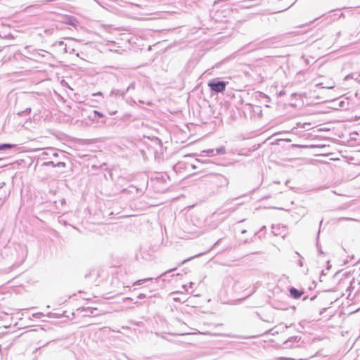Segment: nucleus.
Returning <instances> with one entry per match:
<instances>
[{"label": "nucleus", "mask_w": 360, "mask_h": 360, "mask_svg": "<svg viewBox=\"0 0 360 360\" xmlns=\"http://www.w3.org/2000/svg\"><path fill=\"white\" fill-rule=\"evenodd\" d=\"M35 150L41 152L38 155L37 164L43 160L44 162L41 164V167L52 166L53 167L63 168L66 167L64 160L67 158L63 151L57 150L51 147L46 148L44 150L41 148H37Z\"/></svg>", "instance_id": "obj_1"}, {"label": "nucleus", "mask_w": 360, "mask_h": 360, "mask_svg": "<svg viewBox=\"0 0 360 360\" xmlns=\"http://www.w3.org/2000/svg\"><path fill=\"white\" fill-rule=\"evenodd\" d=\"M122 84H127V86L124 88L125 95L134 94L136 92H139L142 89V84L139 79L131 77L130 75H124L120 79H119Z\"/></svg>", "instance_id": "obj_2"}, {"label": "nucleus", "mask_w": 360, "mask_h": 360, "mask_svg": "<svg viewBox=\"0 0 360 360\" xmlns=\"http://www.w3.org/2000/svg\"><path fill=\"white\" fill-rule=\"evenodd\" d=\"M126 95L123 89L112 88L108 95L105 98V104L118 105L119 100L124 99Z\"/></svg>", "instance_id": "obj_3"}, {"label": "nucleus", "mask_w": 360, "mask_h": 360, "mask_svg": "<svg viewBox=\"0 0 360 360\" xmlns=\"http://www.w3.org/2000/svg\"><path fill=\"white\" fill-rule=\"evenodd\" d=\"M89 119L96 124V127H102L104 124L112 125L113 119L107 118L103 113L93 110L88 116Z\"/></svg>", "instance_id": "obj_4"}, {"label": "nucleus", "mask_w": 360, "mask_h": 360, "mask_svg": "<svg viewBox=\"0 0 360 360\" xmlns=\"http://www.w3.org/2000/svg\"><path fill=\"white\" fill-rule=\"evenodd\" d=\"M229 82L221 80L219 78H214L209 81L208 86L210 87L212 92L214 93H223Z\"/></svg>", "instance_id": "obj_5"}, {"label": "nucleus", "mask_w": 360, "mask_h": 360, "mask_svg": "<svg viewBox=\"0 0 360 360\" xmlns=\"http://www.w3.org/2000/svg\"><path fill=\"white\" fill-rule=\"evenodd\" d=\"M226 153V148L224 146H221L217 148H212L202 150L200 156L201 157H213L216 155H224Z\"/></svg>", "instance_id": "obj_6"}, {"label": "nucleus", "mask_w": 360, "mask_h": 360, "mask_svg": "<svg viewBox=\"0 0 360 360\" xmlns=\"http://www.w3.org/2000/svg\"><path fill=\"white\" fill-rule=\"evenodd\" d=\"M302 343L303 342L301 341V337L292 336L283 342V345L285 348L299 347Z\"/></svg>", "instance_id": "obj_7"}, {"label": "nucleus", "mask_w": 360, "mask_h": 360, "mask_svg": "<svg viewBox=\"0 0 360 360\" xmlns=\"http://www.w3.org/2000/svg\"><path fill=\"white\" fill-rule=\"evenodd\" d=\"M212 183L218 188H226L229 184V180L223 175L217 174L214 176Z\"/></svg>", "instance_id": "obj_8"}, {"label": "nucleus", "mask_w": 360, "mask_h": 360, "mask_svg": "<svg viewBox=\"0 0 360 360\" xmlns=\"http://www.w3.org/2000/svg\"><path fill=\"white\" fill-rule=\"evenodd\" d=\"M46 54L50 53L42 49H33L32 52H30V56H27V58L34 60H38L40 58H44Z\"/></svg>", "instance_id": "obj_9"}, {"label": "nucleus", "mask_w": 360, "mask_h": 360, "mask_svg": "<svg viewBox=\"0 0 360 360\" xmlns=\"http://www.w3.org/2000/svg\"><path fill=\"white\" fill-rule=\"evenodd\" d=\"M290 296L293 299H299L303 295V292L294 287L289 289Z\"/></svg>", "instance_id": "obj_10"}, {"label": "nucleus", "mask_w": 360, "mask_h": 360, "mask_svg": "<svg viewBox=\"0 0 360 360\" xmlns=\"http://www.w3.org/2000/svg\"><path fill=\"white\" fill-rule=\"evenodd\" d=\"M65 22L68 25L76 27L78 25L77 20L73 16H68L65 20Z\"/></svg>", "instance_id": "obj_11"}, {"label": "nucleus", "mask_w": 360, "mask_h": 360, "mask_svg": "<svg viewBox=\"0 0 360 360\" xmlns=\"http://www.w3.org/2000/svg\"><path fill=\"white\" fill-rule=\"evenodd\" d=\"M17 148V145L11 143H0V151Z\"/></svg>", "instance_id": "obj_12"}, {"label": "nucleus", "mask_w": 360, "mask_h": 360, "mask_svg": "<svg viewBox=\"0 0 360 360\" xmlns=\"http://www.w3.org/2000/svg\"><path fill=\"white\" fill-rule=\"evenodd\" d=\"M307 324L306 321H301L299 323L297 327L295 328V330L299 333H302L303 330L305 328V325Z\"/></svg>", "instance_id": "obj_13"}, {"label": "nucleus", "mask_w": 360, "mask_h": 360, "mask_svg": "<svg viewBox=\"0 0 360 360\" xmlns=\"http://www.w3.org/2000/svg\"><path fill=\"white\" fill-rule=\"evenodd\" d=\"M94 310H96V308H92V307H86V308L84 307L82 309V311H85L86 312L84 314V316H91V315H93Z\"/></svg>", "instance_id": "obj_14"}, {"label": "nucleus", "mask_w": 360, "mask_h": 360, "mask_svg": "<svg viewBox=\"0 0 360 360\" xmlns=\"http://www.w3.org/2000/svg\"><path fill=\"white\" fill-rule=\"evenodd\" d=\"M75 49L72 47L70 45H65V46L63 49V53H69L70 54H73L75 53Z\"/></svg>", "instance_id": "obj_15"}, {"label": "nucleus", "mask_w": 360, "mask_h": 360, "mask_svg": "<svg viewBox=\"0 0 360 360\" xmlns=\"http://www.w3.org/2000/svg\"><path fill=\"white\" fill-rule=\"evenodd\" d=\"M342 16H344L343 13H341L339 15H338L337 14H333V15L329 14L328 15H327L326 19L330 20V21H333V20L338 19Z\"/></svg>", "instance_id": "obj_16"}, {"label": "nucleus", "mask_w": 360, "mask_h": 360, "mask_svg": "<svg viewBox=\"0 0 360 360\" xmlns=\"http://www.w3.org/2000/svg\"><path fill=\"white\" fill-rule=\"evenodd\" d=\"M39 7H40V4H35L27 6H25V7H24L23 5L21 6L22 11H27V10L31 9V8L38 9Z\"/></svg>", "instance_id": "obj_17"}, {"label": "nucleus", "mask_w": 360, "mask_h": 360, "mask_svg": "<svg viewBox=\"0 0 360 360\" xmlns=\"http://www.w3.org/2000/svg\"><path fill=\"white\" fill-rule=\"evenodd\" d=\"M108 112L110 115H112L117 113V110L116 109H114V106H116L115 105H105Z\"/></svg>", "instance_id": "obj_18"}, {"label": "nucleus", "mask_w": 360, "mask_h": 360, "mask_svg": "<svg viewBox=\"0 0 360 360\" xmlns=\"http://www.w3.org/2000/svg\"><path fill=\"white\" fill-rule=\"evenodd\" d=\"M130 187H131V188H136V191H137V193H144V191H145V190H146V186H145V185H144V186H141V187H140V188H137V187H136V186H131Z\"/></svg>", "instance_id": "obj_19"}, {"label": "nucleus", "mask_w": 360, "mask_h": 360, "mask_svg": "<svg viewBox=\"0 0 360 360\" xmlns=\"http://www.w3.org/2000/svg\"><path fill=\"white\" fill-rule=\"evenodd\" d=\"M271 228H272V233L274 235L278 236V235L281 234V233L278 232V229H279L278 226H276L273 225Z\"/></svg>", "instance_id": "obj_20"}, {"label": "nucleus", "mask_w": 360, "mask_h": 360, "mask_svg": "<svg viewBox=\"0 0 360 360\" xmlns=\"http://www.w3.org/2000/svg\"><path fill=\"white\" fill-rule=\"evenodd\" d=\"M65 45H66L63 41H56L54 44H53V46H59V47H61L62 49H63V47L65 46Z\"/></svg>", "instance_id": "obj_21"}, {"label": "nucleus", "mask_w": 360, "mask_h": 360, "mask_svg": "<svg viewBox=\"0 0 360 360\" xmlns=\"http://www.w3.org/2000/svg\"><path fill=\"white\" fill-rule=\"evenodd\" d=\"M151 280H153V278H147L145 279L139 280L134 283V285H141V284L143 283L145 281H151Z\"/></svg>", "instance_id": "obj_22"}, {"label": "nucleus", "mask_w": 360, "mask_h": 360, "mask_svg": "<svg viewBox=\"0 0 360 360\" xmlns=\"http://www.w3.org/2000/svg\"><path fill=\"white\" fill-rule=\"evenodd\" d=\"M252 1L253 0H243V1L246 3L245 5H243V6L246 7V8H249V7L252 6L254 5L253 4H252Z\"/></svg>", "instance_id": "obj_23"}, {"label": "nucleus", "mask_w": 360, "mask_h": 360, "mask_svg": "<svg viewBox=\"0 0 360 360\" xmlns=\"http://www.w3.org/2000/svg\"><path fill=\"white\" fill-rule=\"evenodd\" d=\"M31 111H32L31 108H27L24 111L18 112V115H27V114L30 113Z\"/></svg>", "instance_id": "obj_24"}, {"label": "nucleus", "mask_w": 360, "mask_h": 360, "mask_svg": "<svg viewBox=\"0 0 360 360\" xmlns=\"http://www.w3.org/2000/svg\"><path fill=\"white\" fill-rule=\"evenodd\" d=\"M33 49H34L31 46H27L25 47L24 51H25V53H26L30 56V52H32V51Z\"/></svg>", "instance_id": "obj_25"}, {"label": "nucleus", "mask_w": 360, "mask_h": 360, "mask_svg": "<svg viewBox=\"0 0 360 360\" xmlns=\"http://www.w3.org/2000/svg\"><path fill=\"white\" fill-rule=\"evenodd\" d=\"M316 248L319 254H323V252L321 250V247L318 241L316 242Z\"/></svg>", "instance_id": "obj_26"}, {"label": "nucleus", "mask_w": 360, "mask_h": 360, "mask_svg": "<svg viewBox=\"0 0 360 360\" xmlns=\"http://www.w3.org/2000/svg\"><path fill=\"white\" fill-rule=\"evenodd\" d=\"M37 319H41L44 316L43 313H37L33 315Z\"/></svg>", "instance_id": "obj_27"}, {"label": "nucleus", "mask_w": 360, "mask_h": 360, "mask_svg": "<svg viewBox=\"0 0 360 360\" xmlns=\"http://www.w3.org/2000/svg\"><path fill=\"white\" fill-rule=\"evenodd\" d=\"M223 238H224V236H221V237L218 239V240H217V242L213 245V246H212V248H214L217 247V246L219 244V243L221 242V240Z\"/></svg>", "instance_id": "obj_28"}, {"label": "nucleus", "mask_w": 360, "mask_h": 360, "mask_svg": "<svg viewBox=\"0 0 360 360\" xmlns=\"http://www.w3.org/2000/svg\"><path fill=\"white\" fill-rule=\"evenodd\" d=\"M49 317H54V318H59L60 315L58 314H53V313H49L48 315Z\"/></svg>", "instance_id": "obj_29"}, {"label": "nucleus", "mask_w": 360, "mask_h": 360, "mask_svg": "<svg viewBox=\"0 0 360 360\" xmlns=\"http://www.w3.org/2000/svg\"><path fill=\"white\" fill-rule=\"evenodd\" d=\"M44 32L48 34H52L53 32V29H46Z\"/></svg>", "instance_id": "obj_30"}, {"label": "nucleus", "mask_w": 360, "mask_h": 360, "mask_svg": "<svg viewBox=\"0 0 360 360\" xmlns=\"http://www.w3.org/2000/svg\"><path fill=\"white\" fill-rule=\"evenodd\" d=\"M146 295L145 294L141 293L138 295L137 298L139 299H143L146 298Z\"/></svg>", "instance_id": "obj_31"}, {"label": "nucleus", "mask_w": 360, "mask_h": 360, "mask_svg": "<svg viewBox=\"0 0 360 360\" xmlns=\"http://www.w3.org/2000/svg\"><path fill=\"white\" fill-rule=\"evenodd\" d=\"M94 96H101L103 98H104L103 94L101 92L96 93L93 95Z\"/></svg>", "instance_id": "obj_32"}, {"label": "nucleus", "mask_w": 360, "mask_h": 360, "mask_svg": "<svg viewBox=\"0 0 360 360\" xmlns=\"http://www.w3.org/2000/svg\"><path fill=\"white\" fill-rule=\"evenodd\" d=\"M200 255H202V254H198V255H196V257H199V256H200ZM193 258H194V257H190L189 259H186V260L183 261V262H182V264L185 263L186 261L190 260V259H193Z\"/></svg>", "instance_id": "obj_33"}, {"label": "nucleus", "mask_w": 360, "mask_h": 360, "mask_svg": "<svg viewBox=\"0 0 360 360\" xmlns=\"http://www.w3.org/2000/svg\"><path fill=\"white\" fill-rule=\"evenodd\" d=\"M196 161L198 162L207 163V160H200V159H197Z\"/></svg>", "instance_id": "obj_34"}, {"label": "nucleus", "mask_w": 360, "mask_h": 360, "mask_svg": "<svg viewBox=\"0 0 360 360\" xmlns=\"http://www.w3.org/2000/svg\"><path fill=\"white\" fill-rule=\"evenodd\" d=\"M298 265H299L300 266H303V262H302V259H300V260H299V262H298Z\"/></svg>", "instance_id": "obj_35"}, {"label": "nucleus", "mask_w": 360, "mask_h": 360, "mask_svg": "<svg viewBox=\"0 0 360 360\" xmlns=\"http://www.w3.org/2000/svg\"><path fill=\"white\" fill-rule=\"evenodd\" d=\"M175 269H176L175 268L172 269H169V270L167 271L166 272H165L164 274H162V275L166 274H167V273H168V272H171V271H174Z\"/></svg>", "instance_id": "obj_36"}, {"label": "nucleus", "mask_w": 360, "mask_h": 360, "mask_svg": "<svg viewBox=\"0 0 360 360\" xmlns=\"http://www.w3.org/2000/svg\"><path fill=\"white\" fill-rule=\"evenodd\" d=\"M264 230H266V226H264L263 227H262V229H261L259 230V233H261V232H262V231H264Z\"/></svg>", "instance_id": "obj_37"}, {"label": "nucleus", "mask_w": 360, "mask_h": 360, "mask_svg": "<svg viewBox=\"0 0 360 360\" xmlns=\"http://www.w3.org/2000/svg\"><path fill=\"white\" fill-rule=\"evenodd\" d=\"M255 290H252L249 295H246L243 299H245L247 297H248L251 294H252Z\"/></svg>", "instance_id": "obj_38"}, {"label": "nucleus", "mask_w": 360, "mask_h": 360, "mask_svg": "<svg viewBox=\"0 0 360 360\" xmlns=\"http://www.w3.org/2000/svg\"><path fill=\"white\" fill-rule=\"evenodd\" d=\"M293 5V3L290 4L289 6H288L285 8H284L283 11L286 10L287 8L291 7Z\"/></svg>", "instance_id": "obj_39"}, {"label": "nucleus", "mask_w": 360, "mask_h": 360, "mask_svg": "<svg viewBox=\"0 0 360 360\" xmlns=\"http://www.w3.org/2000/svg\"><path fill=\"white\" fill-rule=\"evenodd\" d=\"M343 103H344V101H341L339 104V106L340 107H343Z\"/></svg>", "instance_id": "obj_40"}, {"label": "nucleus", "mask_w": 360, "mask_h": 360, "mask_svg": "<svg viewBox=\"0 0 360 360\" xmlns=\"http://www.w3.org/2000/svg\"><path fill=\"white\" fill-rule=\"evenodd\" d=\"M321 276L326 275L325 270H322L321 273Z\"/></svg>", "instance_id": "obj_41"}, {"label": "nucleus", "mask_w": 360, "mask_h": 360, "mask_svg": "<svg viewBox=\"0 0 360 360\" xmlns=\"http://www.w3.org/2000/svg\"><path fill=\"white\" fill-rule=\"evenodd\" d=\"M192 167H193V169H197V168H198V167L197 165H192Z\"/></svg>", "instance_id": "obj_42"}, {"label": "nucleus", "mask_w": 360, "mask_h": 360, "mask_svg": "<svg viewBox=\"0 0 360 360\" xmlns=\"http://www.w3.org/2000/svg\"><path fill=\"white\" fill-rule=\"evenodd\" d=\"M315 298H316V296H313V297H311L310 298V300H311V301H312V300H314Z\"/></svg>", "instance_id": "obj_43"}, {"label": "nucleus", "mask_w": 360, "mask_h": 360, "mask_svg": "<svg viewBox=\"0 0 360 360\" xmlns=\"http://www.w3.org/2000/svg\"><path fill=\"white\" fill-rule=\"evenodd\" d=\"M307 299V296H304L302 300H306Z\"/></svg>", "instance_id": "obj_44"}, {"label": "nucleus", "mask_w": 360, "mask_h": 360, "mask_svg": "<svg viewBox=\"0 0 360 360\" xmlns=\"http://www.w3.org/2000/svg\"><path fill=\"white\" fill-rule=\"evenodd\" d=\"M296 254L298 255L301 257V259H302V257L298 253V252H296Z\"/></svg>", "instance_id": "obj_45"}, {"label": "nucleus", "mask_w": 360, "mask_h": 360, "mask_svg": "<svg viewBox=\"0 0 360 360\" xmlns=\"http://www.w3.org/2000/svg\"><path fill=\"white\" fill-rule=\"evenodd\" d=\"M51 342V341H50V342ZM49 342H46V344H44V346H46V345H49Z\"/></svg>", "instance_id": "obj_46"}, {"label": "nucleus", "mask_w": 360, "mask_h": 360, "mask_svg": "<svg viewBox=\"0 0 360 360\" xmlns=\"http://www.w3.org/2000/svg\"><path fill=\"white\" fill-rule=\"evenodd\" d=\"M330 268V266L328 265V266H327V269H327V270H328Z\"/></svg>", "instance_id": "obj_47"}, {"label": "nucleus", "mask_w": 360, "mask_h": 360, "mask_svg": "<svg viewBox=\"0 0 360 360\" xmlns=\"http://www.w3.org/2000/svg\"><path fill=\"white\" fill-rule=\"evenodd\" d=\"M124 300H131V299L130 297H127Z\"/></svg>", "instance_id": "obj_48"}, {"label": "nucleus", "mask_w": 360, "mask_h": 360, "mask_svg": "<svg viewBox=\"0 0 360 360\" xmlns=\"http://www.w3.org/2000/svg\"><path fill=\"white\" fill-rule=\"evenodd\" d=\"M245 232H246V231H245V230H243V231H242V232H241V233H245Z\"/></svg>", "instance_id": "obj_49"}, {"label": "nucleus", "mask_w": 360, "mask_h": 360, "mask_svg": "<svg viewBox=\"0 0 360 360\" xmlns=\"http://www.w3.org/2000/svg\"><path fill=\"white\" fill-rule=\"evenodd\" d=\"M320 231L318 232V236H319ZM317 238H319V236H317Z\"/></svg>", "instance_id": "obj_50"}]
</instances>
